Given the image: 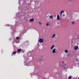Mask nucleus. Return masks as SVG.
<instances>
[{
  "mask_svg": "<svg viewBox=\"0 0 79 79\" xmlns=\"http://www.w3.org/2000/svg\"><path fill=\"white\" fill-rule=\"evenodd\" d=\"M68 79H71V76L69 77H68Z\"/></svg>",
  "mask_w": 79,
  "mask_h": 79,
  "instance_id": "a211bd4d",
  "label": "nucleus"
},
{
  "mask_svg": "<svg viewBox=\"0 0 79 79\" xmlns=\"http://www.w3.org/2000/svg\"><path fill=\"white\" fill-rule=\"evenodd\" d=\"M26 64L27 66H29V65H30V64H28V63H27Z\"/></svg>",
  "mask_w": 79,
  "mask_h": 79,
  "instance_id": "4468645a",
  "label": "nucleus"
},
{
  "mask_svg": "<svg viewBox=\"0 0 79 79\" xmlns=\"http://www.w3.org/2000/svg\"><path fill=\"white\" fill-rule=\"evenodd\" d=\"M64 52L66 53H68V51L67 50H65L64 51Z\"/></svg>",
  "mask_w": 79,
  "mask_h": 79,
  "instance_id": "9b49d317",
  "label": "nucleus"
},
{
  "mask_svg": "<svg viewBox=\"0 0 79 79\" xmlns=\"http://www.w3.org/2000/svg\"><path fill=\"white\" fill-rule=\"evenodd\" d=\"M56 36V35H55V34H52L51 37L52 39H54V38Z\"/></svg>",
  "mask_w": 79,
  "mask_h": 79,
  "instance_id": "20e7f679",
  "label": "nucleus"
},
{
  "mask_svg": "<svg viewBox=\"0 0 79 79\" xmlns=\"http://www.w3.org/2000/svg\"><path fill=\"white\" fill-rule=\"evenodd\" d=\"M55 48V45H53L51 47V50H52V49L53 48Z\"/></svg>",
  "mask_w": 79,
  "mask_h": 79,
  "instance_id": "9d476101",
  "label": "nucleus"
},
{
  "mask_svg": "<svg viewBox=\"0 0 79 79\" xmlns=\"http://www.w3.org/2000/svg\"><path fill=\"white\" fill-rule=\"evenodd\" d=\"M43 39H40L39 40V42H40V43H43Z\"/></svg>",
  "mask_w": 79,
  "mask_h": 79,
  "instance_id": "f03ea898",
  "label": "nucleus"
},
{
  "mask_svg": "<svg viewBox=\"0 0 79 79\" xmlns=\"http://www.w3.org/2000/svg\"><path fill=\"white\" fill-rule=\"evenodd\" d=\"M62 12H60V16H61V15H62Z\"/></svg>",
  "mask_w": 79,
  "mask_h": 79,
  "instance_id": "412c9836",
  "label": "nucleus"
},
{
  "mask_svg": "<svg viewBox=\"0 0 79 79\" xmlns=\"http://www.w3.org/2000/svg\"><path fill=\"white\" fill-rule=\"evenodd\" d=\"M61 66H62V65H61Z\"/></svg>",
  "mask_w": 79,
  "mask_h": 79,
  "instance_id": "a878e982",
  "label": "nucleus"
},
{
  "mask_svg": "<svg viewBox=\"0 0 79 79\" xmlns=\"http://www.w3.org/2000/svg\"><path fill=\"white\" fill-rule=\"evenodd\" d=\"M22 50V49H19L17 50V52L18 53H19V52H21Z\"/></svg>",
  "mask_w": 79,
  "mask_h": 79,
  "instance_id": "6e6552de",
  "label": "nucleus"
},
{
  "mask_svg": "<svg viewBox=\"0 0 79 79\" xmlns=\"http://www.w3.org/2000/svg\"><path fill=\"white\" fill-rule=\"evenodd\" d=\"M57 52V50L55 48H54L52 50L53 53H56Z\"/></svg>",
  "mask_w": 79,
  "mask_h": 79,
  "instance_id": "f257e3e1",
  "label": "nucleus"
},
{
  "mask_svg": "<svg viewBox=\"0 0 79 79\" xmlns=\"http://www.w3.org/2000/svg\"><path fill=\"white\" fill-rule=\"evenodd\" d=\"M74 50H78V46H75L74 48Z\"/></svg>",
  "mask_w": 79,
  "mask_h": 79,
  "instance_id": "423d86ee",
  "label": "nucleus"
},
{
  "mask_svg": "<svg viewBox=\"0 0 79 79\" xmlns=\"http://www.w3.org/2000/svg\"><path fill=\"white\" fill-rule=\"evenodd\" d=\"M78 79H79V77L78 78Z\"/></svg>",
  "mask_w": 79,
  "mask_h": 79,
  "instance_id": "393cba45",
  "label": "nucleus"
},
{
  "mask_svg": "<svg viewBox=\"0 0 79 79\" xmlns=\"http://www.w3.org/2000/svg\"><path fill=\"white\" fill-rule=\"evenodd\" d=\"M63 16H64V15H63Z\"/></svg>",
  "mask_w": 79,
  "mask_h": 79,
  "instance_id": "b1692460",
  "label": "nucleus"
},
{
  "mask_svg": "<svg viewBox=\"0 0 79 79\" xmlns=\"http://www.w3.org/2000/svg\"><path fill=\"white\" fill-rule=\"evenodd\" d=\"M70 55H69V54H68V56H69Z\"/></svg>",
  "mask_w": 79,
  "mask_h": 79,
  "instance_id": "5701e85b",
  "label": "nucleus"
},
{
  "mask_svg": "<svg viewBox=\"0 0 79 79\" xmlns=\"http://www.w3.org/2000/svg\"><path fill=\"white\" fill-rule=\"evenodd\" d=\"M39 24H40V25H41V24H42V23H41V22H39Z\"/></svg>",
  "mask_w": 79,
  "mask_h": 79,
  "instance_id": "dca6fc26",
  "label": "nucleus"
},
{
  "mask_svg": "<svg viewBox=\"0 0 79 79\" xmlns=\"http://www.w3.org/2000/svg\"><path fill=\"white\" fill-rule=\"evenodd\" d=\"M57 19L58 21H60L61 20V19H60V16L59 15H57Z\"/></svg>",
  "mask_w": 79,
  "mask_h": 79,
  "instance_id": "39448f33",
  "label": "nucleus"
},
{
  "mask_svg": "<svg viewBox=\"0 0 79 79\" xmlns=\"http://www.w3.org/2000/svg\"><path fill=\"white\" fill-rule=\"evenodd\" d=\"M16 52H13V54L15 55V54H16Z\"/></svg>",
  "mask_w": 79,
  "mask_h": 79,
  "instance_id": "ddd939ff",
  "label": "nucleus"
},
{
  "mask_svg": "<svg viewBox=\"0 0 79 79\" xmlns=\"http://www.w3.org/2000/svg\"><path fill=\"white\" fill-rule=\"evenodd\" d=\"M34 21V19L33 18H32L31 19H30L29 20V22H30V23H32Z\"/></svg>",
  "mask_w": 79,
  "mask_h": 79,
  "instance_id": "7ed1b4c3",
  "label": "nucleus"
},
{
  "mask_svg": "<svg viewBox=\"0 0 79 79\" xmlns=\"http://www.w3.org/2000/svg\"><path fill=\"white\" fill-rule=\"evenodd\" d=\"M63 63H64V62H63V61H62L61 62V64H63Z\"/></svg>",
  "mask_w": 79,
  "mask_h": 79,
  "instance_id": "6ab92c4d",
  "label": "nucleus"
},
{
  "mask_svg": "<svg viewBox=\"0 0 79 79\" xmlns=\"http://www.w3.org/2000/svg\"><path fill=\"white\" fill-rule=\"evenodd\" d=\"M74 16V17H75V18L77 17V18H79V16L77 15V14H75Z\"/></svg>",
  "mask_w": 79,
  "mask_h": 79,
  "instance_id": "0eeeda50",
  "label": "nucleus"
},
{
  "mask_svg": "<svg viewBox=\"0 0 79 79\" xmlns=\"http://www.w3.org/2000/svg\"><path fill=\"white\" fill-rule=\"evenodd\" d=\"M72 24H74V22H72Z\"/></svg>",
  "mask_w": 79,
  "mask_h": 79,
  "instance_id": "4be33fe9",
  "label": "nucleus"
},
{
  "mask_svg": "<svg viewBox=\"0 0 79 79\" xmlns=\"http://www.w3.org/2000/svg\"><path fill=\"white\" fill-rule=\"evenodd\" d=\"M46 25L47 26H49V23H47L46 24Z\"/></svg>",
  "mask_w": 79,
  "mask_h": 79,
  "instance_id": "2eb2a0df",
  "label": "nucleus"
},
{
  "mask_svg": "<svg viewBox=\"0 0 79 79\" xmlns=\"http://www.w3.org/2000/svg\"><path fill=\"white\" fill-rule=\"evenodd\" d=\"M67 68H68V65H65L64 69H67Z\"/></svg>",
  "mask_w": 79,
  "mask_h": 79,
  "instance_id": "1a4fd4ad",
  "label": "nucleus"
},
{
  "mask_svg": "<svg viewBox=\"0 0 79 79\" xmlns=\"http://www.w3.org/2000/svg\"><path fill=\"white\" fill-rule=\"evenodd\" d=\"M16 39H19V37H17L16 38Z\"/></svg>",
  "mask_w": 79,
  "mask_h": 79,
  "instance_id": "aec40b11",
  "label": "nucleus"
},
{
  "mask_svg": "<svg viewBox=\"0 0 79 79\" xmlns=\"http://www.w3.org/2000/svg\"><path fill=\"white\" fill-rule=\"evenodd\" d=\"M61 12H62L63 13H64V10H62L61 11Z\"/></svg>",
  "mask_w": 79,
  "mask_h": 79,
  "instance_id": "f3484780",
  "label": "nucleus"
},
{
  "mask_svg": "<svg viewBox=\"0 0 79 79\" xmlns=\"http://www.w3.org/2000/svg\"><path fill=\"white\" fill-rule=\"evenodd\" d=\"M49 18L51 19H53V16H52V15H51L49 16Z\"/></svg>",
  "mask_w": 79,
  "mask_h": 79,
  "instance_id": "f8f14e48",
  "label": "nucleus"
}]
</instances>
